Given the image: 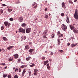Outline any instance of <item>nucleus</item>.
Here are the masks:
<instances>
[{
	"label": "nucleus",
	"instance_id": "f257e3e1",
	"mask_svg": "<svg viewBox=\"0 0 78 78\" xmlns=\"http://www.w3.org/2000/svg\"><path fill=\"white\" fill-rule=\"evenodd\" d=\"M19 33H25V29H23L22 27H20L19 30Z\"/></svg>",
	"mask_w": 78,
	"mask_h": 78
},
{
	"label": "nucleus",
	"instance_id": "f03ea898",
	"mask_svg": "<svg viewBox=\"0 0 78 78\" xmlns=\"http://www.w3.org/2000/svg\"><path fill=\"white\" fill-rule=\"evenodd\" d=\"M74 17L75 19L77 20L78 19V11H76L75 12L74 15Z\"/></svg>",
	"mask_w": 78,
	"mask_h": 78
},
{
	"label": "nucleus",
	"instance_id": "7ed1b4c3",
	"mask_svg": "<svg viewBox=\"0 0 78 78\" xmlns=\"http://www.w3.org/2000/svg\"><path fill=\"white\" fill-rule=\"evenodd\" d=\"M62 28L63 29V31H66V30L67 28V26L64 24H62Z\"/></svg>",
	"mask_w": 78,
	"mask_h": 78
},
{
	"label": "nucleus",
	"instance_id": "20e7f679",
	"mask_svg": "<svg viewBox=\"0 0 78 78\" xmlns=\"http://www.w3.org/2000/svg\"><path fill=\"white\" fill-rule=\"evenodd\" d=\"M31 31V28H28L26 29V32L27 33H29Z\"/></svg>",
	"mask_w": 78,
	"mask_h": 78
},
{
	"label": "nucleus",
	"instance_id": "39448f33",
	"mask_svg": "<svg viewBox=\"0 0 78 78\" xmlns=\"http://www.w3.org/2000/svg\"><path fill=\"white\" fill-rule=\"evenodd\" d=\"M26 71H27V69H24L23 70V71L22 72V75L23 76L24 75V74L25 73V72H26Z\"/></svg>",
	"mask_w": 78,
	"mask_h": 78
},
{
	"label": "nucleus",
	"instance_id": "423d86ee",
	"mask_svg": "<svg viewBox=\"0 0 78 78\" xmlns=\"http://www.w3.org/2000/svg\"><path fill=\"white\" fill-rule=\"evenodd\" d=\"M19 21L20 22H22V21H23V19L22 17H19L18 19Z\"/></svg>",
	"mask_w": 78,
	"mask_h": 78
},
{
	"label": "nucleus",
	"instance_id": "0eeeda50",
	"mask_svg": "<svg viewBox=\"0 0 78 78\" xmlns=\"http://www.w3.org/2000/svg\"><path fill=\"white\" fill-rule=\"evenodd\" d=\"M34 50L33 49H30V50H29V51L30 52V53H32V52H33L32 53L33 54H34V53H33L34 52Z\"/></svg>",
	"mask_w": 78,
	"mask_h": 78
},
{
	"label": "nucleus",
	"instance_id": "6e6552de",
	"mask_svg": "<svg viewBox=\"0 0 78 78\" xmlns=\"http://www.w3.org/2000/svg\"><path fill=\"white\" fill-rule=\"evenodd\" d=\"M69 27L71 30H73L74 29H75V27L73 26L72 25H70L69 26Z\"/></svg>",
	"mask_w": 78,
	"mask_h": 78
},
{
	"label": "nucleus",
	"instance_id": "1a4fd4ad",
	"mask_svg": "<svg viewBox=\"0 0 78 78\" xmlns=\"http://www.w3.org/2000/svg\"><path fill=\"white\" fill-rule=\"evenodd\" d=\"M73 31L75 33H76V34H78V30L76 29H75L73 30Z\"/></svg>",
	"mask_w": 78,
	"mask_h": 78
},
{
	"label": "nucleus",
	"instance_id": "9d476101",
	"mask_svg": "<svg viewBox=\"0 0 78 78\" xmlns=\"http://www.w3.org/2000/svg\"><path fill=\"white\" fill-rule=\"evenodd\" d=\"M13 47H14V46H9L8 48H7V50H11V49H12V48Z\"/></svg>",
	"mask_w": 78,
	"mask_h": 78
},
{
	"label": "nucleus",
	"instance_id": "9b49d317",
	"mask_svg": "<svg viewBox=\"0 0 78 78\" xmlns=\"http://www.w3.org/2000/svg\"><path fill=\"white\" fill-rule=\"evenodd\" d=\"M48 29H46L43 33V34H45L46 33H48Z\"/></svg>",
	"mask_w": 78,
	"mask_h": 78
},
{
	"label": "nucleus",
	"instance_id": "f8f14e48",
	"mask_svg": "<svg viewBox=\"0 0 78 78\" xmlns=\"http://www.w3.org/2000/svg\"><path fill=\"white\" fill-rule=\"evenodd\" d=\"M18 57H19V55L18 54H16L14 55V58H15L17 59V58H18Z\"/></svg>",
	"mask_w": 78,
	"mask_h": 78
},
{
	"label": "nucleus",
	"instance_id": "ddd939ff",
	"mask_svg": "<svg viewBox=\"0 0 78 78\" xmlns=\"http://www.w3.org/2000/svg\"><path fill=\"white\" fill-rule=\"evenodd\" d=\"M66 22L68 23H70V21L69 20V18L67 17V18Z\"/></svg>",
	"mask_w": 78,
	"mask_h": 78
},
{
	"label": "nucleus",
	"instance_id": "4468645a",
	"mask_svg": "<svg viewBox=\"0 0 78 78\" xmlns=\"http://www.w3.org/2000/svg\"><path fill=\"white\" fill-rule=\"evenodd\" d=\"M62 8H66V7L65 6V3L64 2H63L62 3Z\"/></svg>",
	"mask_w": 78,
	"mask_h": 78
},
{
	"label": "nucleus",
	"instance_id": "2eb2a0df",
	"mask_svg": "<svg viewBox=\"0 0 78 78\" xmlns=\"http://www.w3.org/2000/svg\"><path fill=\"white\" fill-rule=\"evenodd\" d=\"M48 62V60H47L45 61H44V66H45V65H46V64H47Z\"/></svg>",
	"mask_w": 78,
	"mask_h": 78
},
{
	"label": "nucleus",
	"instance_id": "dca6fc26",
	"mask_svg": "<svg viewBox=\"0 0 78 78\" xmlns=\"http://www.w3.org/2000/svg\"><path fill=\"white\" fill-rule=\"evenodd\" d=\"M4 24L5 25V26L6 27L8 25V22H5L4 23Z\"/></svg>",
	"mask_w": 78,
	"mask_h": 78
},
{
	"label": "nucleus",
	"instance_id": "f3484780",
	"mask_svg": "<svg viewBox=\"0 0 78 78\" xmlns=\"http://www.w3.org/2000/svg\"><path fill=\"white\" fill-rule=\"evenodd\" d=\"M30 66L31 67H33L34 66V64L30 63Z\"/></svg>",
	"mask_w": 78,
	"mask_h": 78
},
{
	"label": "nucleus",
	"instance_id": "a211bd4d",
	"mask_svg": "<svg viewBox=\"0 0 78 78\" xmlns=\"http://www.w3.org/2000/svg\"><path fill=\"white\" fill-rule=\"evenodd\" d=\"M21 26L23 27H24L26 26V24L25 23H24L22 24Z\"/></svg>",
	"mask_w": 78,
	"mask_h": 78
},
{
	"label": "nucleus",
	"instance_id": "6ab92c4d",
	"mask_svg": "<svg viewBox=\"0 0 78 78\" xmlns=\"http://www.w3.org/2000/svg\"><path fill=\"white\" fill-rule=\"evenodd\" d=\"M28 72L29 76H31V71L29 70Z\"/></svg>",
	"mask_w": 78,
	"mask_h": 78
},
{
	"label": "nucleus",
	"instance_id": "aec40b11",
	"mask_svg": "<svg viewBox=\"0 0 78 78\" xmlns=\"http://www.w3.org/2000/svg\"><path fill=\"white\" fill-rule=\"evenodd\" d=\"M9 61H13V57H10L9 59Z\"/></svg>",
	"mask_w": 78,
	"mask_h": 78
},
{
	"label": "nucleus",
	"instance_id": "412c9836",
	"mask_svg": "<svg viewBox=\"0 0 78 78\" xmlns=\"http://www.w3.org/2000/svg\"><path fill=\"white\" fill-rule=\"evenodd\" d=\"M30 58H31V57H28L26 58V60L27 61H29V60L30 59Z\"/></svg>",
	"mask_w": 78,
	"mask_h": 78
},
{
	"label": "nucleus",
	"instance_id": "4be33fe9",
	"mask_svg": "<svg viewBox=\"0 0 78 78\" xmlns=\"http://www.w3.org/2000/svg\"><path fill=\"white\" fill-rule=\"evenodd\" d=\"M25 47L26 49H27V50H28V49H29V48H29V46H28V45L26 46Z\"/></svg>",
	"mask_w": 78,
	"mask_h": 78
},
{
	"label": "nucleus",
	"instance_id": "5701e85b",
	"mask_svg": "<svg viewBox=\"0 0 78 78\" xmlns=\"http://www.w3.org/2000/svg\"><path fill=\"white\" fill-rule=\"evenodd\" d=\"M3 39L5 41H7L8 40V39H7V38H6V37H3Z\"/></svg>",
	"mask_w": 78,
	"mask_h": 78
},
{
	"label": "nucleus",
	"instance_id": "b1692460",
	"mask_svg": "<svg viewBox=\"0 0 78 78\" xmlns=\"http://www.w3.org/2000/svg\"><path fill=\"white\" fill-rule=\"evenodd\" d=\"M57 34L58 36H60L61 35V32L60 31H58L57 33Z\"/></svg>",
	"mask_w": 78,
	"mask_h": 78
},
{
	"label": "nucleus",
	"instance_id": "393cba45",
	"mask_svg": "<svg viewBox=\"0 0 78 78\" xmlns=\"http://www.w3.org/2000/svg\"><path fill=\"white\" fill-rule=\"evenodd\" d=\"M27 66V65H22L21 66L22 68H24V67H26Z\"/></svg>",
	"mask_w": 78,
	"mask_h": 78
},
{
	"label": "nucleus",
	"instance_id": "a878e982",
	"mask_svg": "<svg viewBox=\"0 0 78 78\" xmlns=\"http://www.w3.org/2000/svg\"><path fill=\"white\" fill-rule=\"evenodd\" d=\"M8 11L9 12H11V11H12V9L9 8L8 9Z\"/></svg>",
	"mask_w": 78,
	"mask_h": 78
},
{
	"label": "nucleus",
	"instance_id": "bb28decb",
	"mask_svg": "<svg viewBox=\"0 0 78 78\" xmlns=\"http://www.w3.org/2000/svg\"><path fill=\"white\" fill-rule=\"evenodd\" d=\"M58 37H63V34H61L60 35H59Z\"/></svg>",
	"mask_w": 78,
	"mask_h": 78
},
{
	"label": "nucleus",
	"instance_id": "cd10ccee",
	"mask_svg": "<svg viewBox=\"0 0 78 78\" xmlns=\"http://www.w3.org/2000/svg\"><path fill=\"white\" fill-rule=\"evenodd\" d=\"M14 78H18V76L16 74L14 76Z\"/></svg>",
	"mask_w": 78,
	"mask_h": 78
},
{
	"label": "nucleus",
	"instance_id": "c85d7f7f",
	"mask_svg": "<svg viewBox=\"0 0 78 78\" xmlns=\"http://www.w3.org/2000/svg\"><path fill=\"white\" fill-rule=\"evenodd\" d=\"M57 41H58V45H59V44H60V43H61V42H60V41H59V39H58Z\"/></svg>",
	"mask_w": 78,
	"mask_h": 78
},
{
	"label": "nucleus",
	"instance_id": "c756f323",
	"mask_svg": "<svg viewBox=\"0 0 78 78\" xmlns=\"http://www.w3.org/2000/svg\"><path fill=\"white\" fill-rule=\"evenodd\" d=\"M38 71V70L37 69H34V72H37V71Z\"/></svg>",
	"mask_w": 78,
	"mask_h": 78
},
{
	"label": "nucleus",
	"instance_id": "7c9ffc66",
	"mask_svg": "<svg viewBox=\"0 0 78 78\" xmlns=\"http://www.w3.org/2000/svg\"><path fill=\"white\" fill-rule=\"evenodd\" d=\"M43 37L44 39H46V38H47V37L46 36V35H44Z\"/></svg>",
	"mask_w": 78,
	"mask_h": 78
},
{
	"label": "nucleus",
	"instance_id": "2f4dec72",
	"mask_svg": "<svg viewBox=\"0 0 78 78\" xmlns=\"http://www.w3.org/2000/svg\"><path fill=\"white\" fill-rule=\"evenodd\" d=\"M69 3H70L71 4V5L73 4V2H72V1L69 0Z\"/></svg>",
	"mask_w": 78,
	"mask_h": 78
},
{
	"label": "nucleus",
	"instance_id": "473e14b6",
	"mask_svg": "<svg viewBox=\"0 0 78 78\" xmlns=\"http://www.w3.org/2000/svg\"><path fill=\"white\" fill-rule=\"evenodd\" d=\"M18 62H19V63L20 62L21 60L19 58L18 59Z\"/></svg>",
	"mask_w": 78,
	"mask_h": 78
},
{
	"label": "nucleus",
	"instance_id": "72a5a7b5",
	"mask_svg": "<svg viewBox=\"0 0 78 78\" xmlns=\"http://www.w3.org/2000/svg\"><path fill=\"white\" fill-rule=\"evenodd\" d=\"M9 20L10 21H13V18H11L9 19Z\"/></svg>",
	"mask_w": 78,
	"mask_h": 78
},
{
	"label": "nucleus",
	"instance_id": "f704fd0d",
	"mask_svg": "<svg viewBox=\"0 0 78 78\" xmlns=\"http://www.w3.org/2000/svg\"><path fill=\"white\" fill-rule=\"evenodd\" d=\"M8 77L9 78H11V75H8Z\"/></svg>",
	"mask_w": 78,
	"mask_h": 78
},
{
	"label": "nucleus",
	"instance_id": "c9c22d12",
	"mask_svg": "<svg viewBox=\"0 0 78 78\" xmlns=\"http://www.w3.org/2000/svg\"><path fill=\"white\" fill-rule=\"evenodd\" d=\"M6 76H7V75H6V74H4V75H3V77H4V78H6Z\"/></svg>",
	"mask_w": 78,
	"mask_h": 78
},
{
	"label": "nucleus",
	"instance_id": "e433bc0d",
	"mask_svg": "<svg viewBox=\"0 0 78 78\" xmlns=\"http://www.w3.org/2000/svg\"><path fill=\"white\" fill-rule=\"evenodd\" d=\"M1 29L2 30H3V29H4V27L3 26L1 27Z\"/></svg>",
	"mask_w": 78,
	"mask_h": 78
},
{
	"label": "nucleus",
	"instance_id": "4c0bfd02",
	"mask_svg": "<svg viewBox=\"0 0 78 78\" xmlns=\"http://www.w3.org/2000/svg\"><path fill=\"white\" fill-rule=\"evenodd\" d=\"M37 72H34V75H37Z\"/></svg>",
	"mask_w": 78,
	"mask_h": 78
},
{
	"label": "nucleus",
	"instance_id": "58836bf2",
	"mask_svg": "<svg viewBox=\"0 0 78 78\" xmlns=\"http://www.w3.org/2000/svg\"><path fill=\"white\" fill-rule=\"evenodd\" d=\"M47 69H50L51 68L50 66H47Z\"/></svg>",
	"mask_w": 78,
	"mask_h": 78
},
{
	"label": "nucleus",
	"instance_id": "ea45409f",
	"mask_svg": "<svg viewBox=\"0 0 78 78\" xmlns=\"http://www.w3.org/2000/svg\"><path fill=\"white\" fill-rule=\"evenodd\" d=\"M0 12L1 14H2V13L3 12V10H2V9H1Z\"/></svg>",
	"mask_w": 78,
	"mask_h": 78
},
{
	"label": "nucleus",
	"instance_id": "a19ab883",
	"mask_svg": "<svg viewBox=\"0 0 78 78\" xmlns=\"http://www.w3.org/2000/svg\"><path fill=\"white\" fill-rule=\"evenodd\" d=\"M54 36H55V35H54V34H52V35H51L52 38H53V37H54Z\"/></svg>",
	"mask_w": 78,
	"mask_h": 78
},
{
	"label": "nucleus",
	"instance_id": "79ce46f5",
	"mask_svg": "<svg viewBox=\"0 0 78 78\" xmlns=\"http://www.w3.org/2000/svg\"><path fill=\"white\" fill-rule=\"evenodd\" d=\"M71 46L72 47H75V44H71Z\"/></svg>",
	"mask_w": 78,
	"mask_h": 78
},
{
	"label": "nucleus",
	"instance_id": "37998d69",
	"mask_svg": "<svg viewBox=\"0 0 78 78\" xmlns=\"http://www.w3.org/2000/svg\"><path fill=\"white\" fill-rule=\"evenodd\" d=\"M61 16H64V13H62L61 14Z\"/></svg>",
	"mask_w": 78,
	"mask_h": 78
},
{
	"label": "nucleus",
	"instance_id": "c03bdc74",
	"mask_svg": "<svg viewBox=\"0 0 78 78\" xmlns=\"http://www.w3.org/2000/svg\"><path fill=\"white\" fill-rule=\"evenodd\" d=\"M45 18H46V19H47V18H48V15L46 14Z\"/></svg>",
	"mask_w": 78,
	"mask_h": 78
},
{
	"label": "nucleus",
	"instance_id": "a18cd8bd",
	"mask_svg": "<svg viewBox=\"0 0 78 78\" xmlns=\"http://www.w3.org/2000/svg\"><path fill=\"white\" fill-rule=\"evenodd\" d=\"M59 51H60V53H62V52H63V50H59Z\"/></svg>",
	"mask_w": 78,
	"mask_h": 78
},
{
	"label": "nucleus",
	"instance_id": "49530a36",
	"mask_svg": "<svg viewBox=\"0 0 78 78\" xmlns=\"http://www.w3.org/2000/svg\"><path fill=\"white\" fill-rule=\"evenodd\" d=\"M45 59V57L44 56H43L42 58V59L44 60Z\"/></svg>",
	"mask_w": 78,
	"mask_h": 78
},
{
	"label": "nucleus",
	"instance_id": "de8ad7c7",
	"mask_svg": "<svg viewBox=\"0 0 78 78\" xmlns=\"http://www.w3.org/2000/svg\"><path fill=\"white\" fill-rule=\"evenodd\" d=\"M2 66H5V63H2L1 64Z\"/></svg>",
	"mask_w": 78,
	"mask_h": 78
},
{
	"label": "nucleus",
	"instance_id": "09e8293b",
	"mask_svg": "<svg viewBox=\"0 0 78 78\" xmlns=\"http://www.w3.org/2000/svg\"><path fill=\"white\" fill-rule=\"evenodd\" d=\"M37 4L34 7V8H36L37 7Z\"/></svg>",
	"mask_w": 78,
	"mask_h": 78
},
{
	"label": "nucleus",
	"instance_id": "8fccbe9b",
	"mask_svg": "<svg viewBox=\"0 0 78 78\" xmlns=\"http://www.w3.org/2000/svg\"><path fill=\"white\" fill-rule=\"evenodd\" d=\"M24 40H25L27 39V37L24 36V37H23Z\"/></svg>",
	"mask_w": 78,
	"mask_h": 78
},
{
	"label": "nucleus",
	"instance_id": "3c124183",
	"mask_svg": "<svg viewBox=\"0 0 78 78\" xmlns=\"http://www.w3.org/2000/svg\"><path fill=\"white\" fill-rule=\"evenodd\" d=\"M36 5V2H34V4H32V6H34L35 5Z\"/></svg>",
	"mask_w": 78,
	"mask_h": 78
},
{
	"label": "nucleus",
	"instance_id": "603ef678",
	"mask_svg": "<svg viewBox=\"0 0 78 78\" xmlns=\"http://www.w3.org/2000/svg\"><path fill=\"white\" fill-rule=\"evenodd\" d=\"M70 45V43H67V45L68 46H69V45Z\"/></svg>",
	"mask_w": 78,
	"mask_h": 78
},
{
	"label": "nucleus",
	"instance_id": "864d4df0",
	"mask_svg": "<svg viewBox=\"0 0 78 78\" xmlns=\"http://www.w3.org/2000/svg\"><path fill=\"white\" fill-rule=\"evenodd\" d=\"M20 3L19 1H17L15 3L16 4H18V3Z\"/></svg>",
	"mask_w": 78,
	"mask_h": 78
},
{
	"label": "nucleus",
	"instance_id": "5fc2aeb1",
	"mask_svg": "<svg viewBox=\"0 0 78 78\" xmlns=\"http://www.w3.org/2000/svg\"><path fill=\"white\" fill-rule=\"evenodd\" d=\"M2 5L3 6H6V5L5 4H2Z\"/></svg>",
	"mask_w": 78,
	"mask_h": 78
},
{
	"label": "nucleus",
	"instance_id": "6e6d98bb",
	"mask_svg": "<svg viewBox=\"0 0 78 78\" xmlns=\"http://www.w3.org/2000/svg\"><path fill=\"white\" fill-rule=\"evenodd\" d=\"M54 53L53 52H51V55H53Z\"/></svg>",
	"mask_w": 78,
	"mask_h": 78
},
{
	"label": "nucleus",
	"instance_id": "4d7b16f0",
	"mask_svg": "<svg viewBox=\"0 0 78 78\" xmlns=\"http://www.w3.org/2000/svg\"><path fill=\"white\" fill-rule=\"evenodd\" d=\"M17 70H18V69H17V68H16L15 70V72H16Z\"/></svg>",
	"mask_w": 78,
	"mask_h": 78
},
{
	"label": "nucleus",
	"instance_id": "13d9d810",
	"mask_svg": "<svg viewBox=\"0 0 78 78\" xmlns=\"http://www.w3.org/2000/svg\"><path fill=\"white\" fill-rule=\"evenodd\" d=\"M5 50L4 49H2V51H4V52H5Z\"/></svg>",
	"mask_w": 78,
	"mask_h": 78
},
{
	"label": "nucleus",
	"instance_id": "bf43d9fd",
	"mask_svg": "<svg viewBox=\"0 0 78 78\" xmlns=\"http://www.w3.org/2000/svg\"><path fill=\"white\" fill-rule=\"evenodd\" d=\"M8 27H9V26H10V23H8Z\"/></svg>",
	"mask_w": 78,
	"mask_h": 78
},
{
	"label": "nucleus",
	"instance_id": "052dcab7",
	"mask_svg": "<svg viewBox=\"0 0 78 78\" xmlns=\"http://www.w3.org/2000/svg\"><path fill=\"white\" fill-rule=\"evenodd\" d=\"M49 63H48V64H47V65H46L47 67V66H49Z\"/></svg>",
	"mask_w": 78,
	"mask_h": 78
},
{
	"label": "nucleus",
	"instance_id": "680f3d73",
	"mask_svg": "<svg viewBox=\"0 0 78 78\" xmlns=\"http://www.w3.org/2000/svg\"><path fill=\"white\" fill-rule=\"evenodd\" d=\"M76 1H77V0H74V2H76Z\"/></svg>",
	"mask_w": 78,
	"mask_h": 78
},
{
	"label": "nucleus",
	"instance_id": "e2e57ef3",
	"mask_svg": "<svg viewBox=\"0 0 78 78\" xmlns=\"http://www.w3.org/2000/svg\"><path fill=\"white\" fill-rule=\"evenodd\" d=\"M45 11H47V8H45Z\"/></svg>",
	"mask_w": 78,
	"mask_h": 78
},
{
	"label": "nucleus",
	"instance_id": "0e129e2a",
	"mask_svg": "<svg viewBox=\"0 0 78 78\" xmlns=\"http://www.w3.org/2000/svg\"><path fill=\"white\" fill-rule=\"evenodd\" d=\"M50 48H52V46H50Z\"/></svg>",
	"mask_w": 78,
	"mask_h": 78
},
{
	"label": "nucleus",
	"instance_id": "69168bd1",
	"mask_svg": "<svg viewBox=\"0 0 78 78\" xmlns=\"http://www.w3.org/2000/svg\"><path fill=\"white\" fill-rule=\"evenodd\" d=\"M74 46H76V45H77V44L76 43V44H74Z\"/></svg>",
	"mask_w": 78,
	"mask_h": 78
},
{
	"label": "nucleus",
	"instance_id": "338daca9",
	"mask_svg": "<svg viewBox=\"0 0 78 78\" xmlns=\"http://www.w3.org/2000/svg\"><path fill=\"white\" fill-rule=\"evenodd\" d=\"M19 72H21V70L19 69Z\"/></svg>",
	"mask_w": 78,
	"mask_h": 78
},
{
	"label": "nucleus",
	"instance_id": "774afa93",
	"mask_svg": "<svg viewBox=\"0 0 78 78\" xmlns=\"http://www.w3.org/2000/svg\"><path fill=\"white\" fill-rule=\"evenodd\" d=\"M6 68H7V66H5V67L4 69H6Z\"/></svg>",
	"mask_w": 78,
	"mask_h": 78
}]
</instances>
